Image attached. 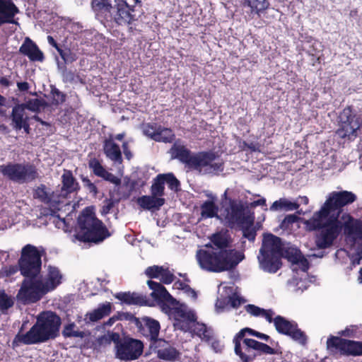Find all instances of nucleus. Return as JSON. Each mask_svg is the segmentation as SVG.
Masks as SVG:
<instances>
[{
    "label": "nucleus",
    "instance_id": "58836bf2",
    "mask_svg": "<svg viewBox=\"0 0 362 362\" xmlns=\"http://www.w3.org/2000/svg\"><path fill=\"white\" fill-rule=\"evenodd\" d=\"M62 277V274L57 268L50 267L47 281L44 284L48 285L49 291L53 290L61 284Z\"/></svg>",
    "mask_w": 362,
    "mask_h": 362
},
{
    "label": "nucleus",
    "instance_id": "c85d7f7f",
    "mask_svg": "<svg viewBox=\"0 0 362 362\" xmlns=\"http://www.w3.org/2000/svg\"><path fill=\"white\" fill-rule=\"evenodd\" d=\"M11 119L12 121L13 128L16 130H21L22 124L26 120H29V117L27 116L23 105L18 104L13 107L11 114Z\"/></svg>",
    "mask_w": 362,
    "mask_h": 362
},
{
    "label": "nucleus",
    "instance_id": "9b49d317",
    "mask_svg": "<svg viewBox=\"0 0 362 362\" xmlns=\"http://www.w3.org/2000/svg\"><path fill=\"white\" fill-rule=\"evenodd\" d=\"M18 267L21 275L25 278H36L41 272V255L37 247L32 245H26L21 251L18 259Z\"/></svg>",
    "mask_w": 362,
    "mask_h": 362
},
{
    "label": "nucleus",
    "instance_id": "7ed1b4c3",
    "mask_svg": "<svg viewBox=\"0 0 362 362\" xmlns=\"http://www.w3.org/2000/svg\"><path fill=\"white\" fill-rule=\"evenodd\" d=\"M61 323V318L55 313L42 312L29 331L25 334L17 333L13 344L31 345L54 339L59 335Z\"/></svg>",
    "mask_w": 362,
    "mask_h": 362
},
{
    "label": "nucleus",
    "instance_id": "7c9ffc66",
    "mask_svg": "<svg viewBox=\"0 0 362 362\" xmlns=\"http://www.w3.org/2000/svg\"><path fill=\"white\" fill-rule=\"evenodd\" d=\"M211 200H206L200 206L201 216L203 219L218 217V206L215 203L216 197L211 196Z\"/></svg>",
    "mask_w": 362,
    "mask_h": 362
},
{
    "label": "nucleus",
    "instance_id": "f3484780",
    "mask_svg": "<svg viewBox=\"0 0 362 362\" xmlns=\"http://www.w3.org/2000/svg\"><path fill=\"white\" fill-rule=\"evenodd\" d=\"M149 348L157 354L158 358L162 360L175 361L180 356V351L172 346L169 341L162 338L156 340L153 344H151Z\"/></svg>",
    "mask_w": 362,
    "mask_h": 362
},
{
    "label": "nucleus",
    "instance_id": "ea45409f",
    "mask_svg": "<svg viewBox=\"0 0 362 362\" xmlns=\"http://www.w3.org/2000/svg\"><path fill=\"white\" fill-rule=\"evenodd\" d=\"M14 305V298L8 296L4 290L0 291V311L2 314L7 313L8 309Z\"/></svg>",
    "mask_w": 362,
    "mask_h": 362
},
{
    "label": "nucleus",
    "instance_id": "f03ea898",
    "mask_svg": "<svg viewBox=\"0 0 362 362\" xmlns=\"http://www.w3.org/2000/svg\"><path fill=\"white\" fill-rule=\"evenodd\" d=\"M170 153L188 170L198 172L200 175H218L224 170V163L216 153L212 151L192 152L181 144L180 139L170 148Z\"/></svg>",
    "mask_w": 362,
    "mask_h": 362
},
{
    "label": "nucleus",
    "instance_id": "0eeeda50",
    "mask_svg": "<svg viewBox=\"0 0 362 362\" xmlns=\"http://www.w3.org/2000/svg\"><path fill=\"white\" fill-rule=\"evenodd\" d=\"M362 126V115L352 106L348 105L338 116V129L336 134L341 139L354 140Z\"/></svg>",
    "mask_w": 362,
    "mask_h": 362
},
{
    "label": "nucleus",
    "instance_id": "c03bdc74",
    "mask_svg": "<svg viewBox=\"0 0 362 362\" xmlns=\"http://www.w3.org/2000/svg\"><path fill=\"white\" fill-rule=\"evenodd\" d=\"M165 184H167L168 187L175 192H178L180 189V182L174 175L173 173L162 174Z\"/></svg>",
    "mask_w": 362,
    "mask_h": 362
},
{
    "label": "nucleus",
    "instance_id": "423d86ee",
    "mask_svg": "<svg viewBox=\"0 0 362 362\" xmlns=\"http://www.w3.org/2000/svg\"><path fill=\"white\" fill-rule=\"evenodd\" d=\"M100 344H115L116 357L122 361H129L139 358L143 353L141 341L129 337L121 338L117 332L108 331L99 339Z\"/></svg>",
    "mask_w": 362,
    "mask_h": 362
},
{
    "label": "nucleus",
    "instance_id": "cd10ccee",
    "mask_svg": "<svg viewBox=\"0 0 362 362\" xmlns=\"http://www.w3.org/2000/svg\"><path fill=\"white\" fill-rule=\"evenodd\" d=\"M103 151L105 156L111 160L118 163L122 162L120 148L112 139H106L104 141Z\"/></svg>",
    "mask_w": 362,
    "mask_h": 362
},
{
    "label": "nucleus",
    "instance_id": "5701e85b",
    "mask_svg": "<svg viewBox=\"0 0 362 362\" xmlns=\"http://www.w3.org/2000/svg\"><path fill=\"white\" fill-rule=\"evenodd\" d=\"M61 178L62 185L60 192L61 196L66 197L69 194L76 193L80 190V185L74 177L71 170L64 169Z\"/></svg>",
    "mask_w": 362,
    "mask_h": 362
},
{
    "label": "nucleus",
    "instance_id": "72a5a7b5",
    "mask_svg": "<svg viewBox=\"0 0 362 362\" xmlns=\"http://www.w3.org/2000/svg\"><path fill=\"white\" fill-rule=\"evenodd\" d=\"M300 204L297 202H293L286 198H281L275 201L270 206L271 211H293L299 208Z\"/></svg>",
    "mask_w": 362,
    "mask_h": 362
},
{
    "label": "nucleus",
    "instance_id": "338daca9",
    "mask_svg": "<svg viewBox=\"0 0 362 362\" xmlns=\"http://www.w3.org/2000/svg\"><path fill=\"white\" fill-rule=\"evenodd\" d=\"M228 303L232 308H238L242 303V299L236 296H230L228 298Z\"/></svg>",
    "mask_w": 362,
    "mask_h": 362
},
{
    "label": "nucleus",
    "instance_id": "aec40b11",
    "mask_svg": "<svg viewBox=\"0 0 362 362\" xmlns=\"http://www.w3.org/2000/svg\"><path fill=\"white\" fill-rule=\"evenodd\" d=\"M91 7L96 18L105 23L111 19V13L114 8L111 0H92Z\"/></svg>",
    "mask_w": 362,
    "mask_h": 362
},
{
    "label": "nucleus",
    "instance_id": "a18cd8bd",
    "mask_svg": "<svg viewBox=\"0 0 362 362\" xmlns=\"http://www.w3.org/2000/svg\"><path fill=\"white\" fill-rule=\"evenodd\" d=\"M88 167L93 171V174L99 177H100L106 170L100 161L96 158H92L88 160Z\"/></svg>",
    "mask_w": 362,
    "mask_h": 362
},
{
    "label": "nucleus",
    "instance_id": "2eb2a0df",
    "mask_svg": "<svg viewBox=\"0 0 362 362\" xmlns=\"http://www.w3.org/2000/svg\"><path fill=\"white\" fill-rule=\"evenodd\" d=\"M131 318L134 320L139 332L148 341L149 345L160 339L158 335L160 325L158 320L150 317H144L140 320L133 315Z\"/></svg>",
    "mask_w": 362,
    "mask_h": 362
},
{
    "label": "nucleus",
    "instance_id": "f257e3e1",
    "mask_svg": "<svg viewBox=\"0 0 362 362\" xmlns=\"http://www.w3.org/2000/svg\"><path fill=\"white\" fill-rule=\"evenodd\" d=\"M356 196L352 192H332L306 224L311 230H319L315 238L317 249L324 250L332 247L342 230V223L339 220L341 209L354 203Z\"/></svg>",
    "mask_w": 362,
    "mask_h": 362
},
{
    "label": "nucleus",
    "instance_id": "dca6fc26",
    "mask_svg": "<svg viewBox=\"0 0 362 362\" xmlns=\"http://www.w3.org/2000/svg\"><path fill=\"white\" fill-rule=\"evenodd\" d=\"M134 11V6H130L126 1H122L114 6L111 19H108L107 23H115L121 26L130 25L137 20L136 16L132 13Z\"/></svg>",
    "mask_w": 362,
    "mask_h": 362
},
{
    "label": "nucleus",
    "instance_id": "20e7f679",
    "mask_svg": "<svg viewBox=\"0 0 362 362\" xmlns=\"http://www.w3.org/2000/svg\"><path fill=\"white\" fill-rule=\"evenodd\" d=\"M196 257L202 269L220 273L235 269L243 259L244 255L235 249L218 250L209 243L204 249L197 250Z\"/></svg>",
    "mask_w": 362,
    "mask_h": 362
},
{
    "label": "nucleus",
    "instance_id": "864d4df0",
    "mask_svg": "<svg viewBox=\"0 0 362 362\" xmlns=\"http://www.w3.org/2000/svg\"><path fill=\"white\" fill-rule=\"evenodd\" d=\"M110 197L104 200V205L102 207V214L106 215L110 212L112 209L115 206V204H117L120 201V198L113 199L111 193L110 194Z\"/></svg>",
    "mask_w": 362,
    "mask_h": 362
},
{
    "label": "nucleus",
    "instance_id": "f8f14e48",
    "mask_svg": "<svg viewBox=\"0 0 362 362\" xmlns=\"http://www.w3.org/2000/svg\"><path fill=\"white\" fill-rule=\"evenodd\" d=\"M223 197L228 202V206L225 208V219L228 226L233 228L235 225L243 226L245 223L253 225L254 217L245 214V208L240 200L228 197L227 191Z\"/></svg>",
    "mask_w": 362,
    "mask_h": 362
},
{
    "label": "nucleus",
    "instance_id": "b1692460",
    "mask_svg": "<svg viewBox=\"0 0 362 362\" xmlns=\"http://www.w3.org/2000/svg\"><path fill=\"white\" fill-rule=\"evenodd\" d=\"M115 297L119 300L122 303L127 305H151L148 303V300L145 296L133 292H119L115 295Z\"/></svg>",
    "mask_w": 362,
    "mask_h": 362
},
{
    "label": "nucleus",
    "instance_id": "473e14b6",
    "mask_svg": "<svg viewBox=\"0 0 362 362\" xmlns=\"http://www.w3.org/2000/svg\"><path fill=\"white\" fill-rule=\"evenodd\" d=\"M243 7H249L252 13L259 14L267 9L269 6L268 0H240Z\"/></svg>",
    "mask_w": 362,
    "mask_h": 362
},
{
    "label": "nucleus",
    "instance_id": "de8ad7c7",
    "mask_svg": "<svg viewBox=\"0 0 362 362\" xmlns=\"http://www.w3.org/2000/svg\"><path fill=\"white\" fill-rule=\"evenodd\" d=\"M160 125V124L156 122H148L147 124H144L143 132L146 136L154 140V138H156V136H154L153 135L157 134L156 133L158 132Z\"/></svg>",
    "mask_w": 362,
    "mask_h": 362
},
{
    "label": "nucleus",
    "instance_id": "680f3d73",
    "mask_svg": "<svg viewBox=\"0 0 362 362\" xmlns=\"http://www.w3.org/2000/svg\"><path fill=\"white\" fill-rule=\"evenodd\" d=\"M131 315L132 314L128 313H122L119 314V316L114 315L108 319V320L105 323V325L112 326L118 320H132Z\"/></svg>",
    "mask_w": 362,
    "mask_h": 362
},
{
    "label": "nucleus",
    "instance_id": "6ab92c4d",
    "mask_svg": "<svg viewBox=\"0 0 362 362\" xmlns=\"http://www.w3.org/2000/svg\"><path fill=\"white\" fill-rule=\"evenodd\" d=\"M19 52L26 56L30 62H42L45 60L44 53L37 44L28 37H25L20 47Z\"/></svg>",
    "mask_w": 362,
    "mask_h": 362
},
{
    "label": "nucleus",
    "instance_id": "393cba45",
    "mask_svg": "<svg viewBox=\"0 0 362 362\" xmlns=\"http://www.w3.org/2000/svg\"><path fill=\"white\" fill-rule=\"evenodd\" d=\"M262 258L260 264L262 268L267 272L276 273L281 267V258L278 255L260 252Z\"/></svg>",
    "mask_w": 362,
    "mask_h": 362
},
{
    "label": "nucleus",
    "instance_id": "9d476101",
    "mask_svg": "<svg viewBox=\"0 0 362 362\" xmlns=\"http://www.w3.org/2000/svg\"><path fill=\"white\" fill-rule=\"evenodd\" d=\"M49 291L48 285L45 284L40 279L25 278L16 299L22 305H30L39 301Z\"/></svg>",
    "mask_w": 362,
    "mask_h": 362
},
{
    "label": "nucleus",
    "instance_id": "13d9d810",
    "mask_svg": "<svg viewBox=\"0 0 362 362\" xmlns=\"http://www.w3.org/2000/svg\"><path fill=\"white\" fill-rule=\"evenodd\" d=\"M81 180L83 186L94 196H96L98 193V190L95 185L90 181L88 177H81Z\"/></svg>",
    "mask_w": 362,
    "mask_h": 362
},
{
    "label": "nucleus",
    "instance_id": "4c0bfd02",
    "mask_svg": "<svg viewBox=\"0 0 362 362\" xmlns=\"http://www.w3.org/2000/svg\"><path fill=\"white\" fill-rule=\"evenodd\" d=\"M20 105H23L25 110L27 109L34 112H39L42 107L45 108L49 106V103L44 99L38 98L30 99L25 103Z\"/></svg>",
    "mask_w": 362,
    "mask_h": 362
},
{
    "label": "nucleus",
    "instance_id": "6e6552de",
    "mask_svg": "<svg viewBox=\"0 0 362 362\" xmlns=\"http://www.w3.org/2000/svg\"><path fill=\"white\" fill-rule=\"evenodd\" d=\"M235 354L242 362H252L262 354L274 355L276 351L267 344L253 339L233 341Z\"/></svg>",
    "mask_w": 362,
    "mask_h": 362
},
{
    "label": "nucleus",
    "instance_id": "a19ab883",
    "mask_svg": "<svg viewBox=\"0 0 362 362\" xmlns=\"http://www.w3.org/2000/svg\"><path fill=\"white\" fill-rule=\"evenodd\" d=\"M211 243L217 247L218 250H228L227 249L229 245L228 238L220 233L212 235L211 238Z\"/></svg>",
    "mask_w": 362,
    "mask_h": 362
},
{
    "label": "nucleus",
    "instance_id": "5fc2aeb1",
    "mask_svg": "<svg viewBox=\"0 0 362 362\" xmlns=\"http://www.w3.org/2000/svg\"><path fill=\"white\" fill-rule=\"evenodd\" d=\"M240 226L242 227L244 238L253 242L255 240L257 233L255 229L252 227V225L245 223L243 226Z\"/></svg>",
    "mask_w": 362,
    "mask_h": 362
},
{
    "label": "nucleus",
    "instance_id": "bf43d9fd",
    "mask_svg": "<svg viewBox=\"0 0 362 362\" xmlns=\"http://www.w3.org/2000/svg\"><path fill=\"white\" fill-rule=\"evenodd\" d=\"M256 330L249 327L241 329L233 337V341L242 340L246 339L245 337L246 334L254 336L255 335Z\"/></svg>",
    "mask_w": 362,
    "mask_h": 362
},
{
    "label": "nucleus",
    "instance_id": "052dcab7",
    "mask_svg": "<svg viewBox=\"0 0 362 362\" xmlns=\"http://www.w3.org/2000/svg\"><path fill=\"white\" fill-rule=\"evenodd\" d=\"M106 181H108L116 186H119L121 184V180L118 177L115 176L112 173L108 172L107 170L104 174L100 177Z\"/></svg>",
    "mask_w": 362,
    "mask_h": 362
},
{
    "label": "nucleus",
    "instance_id": "4be33fe9",
    "mask_svg": "<svg viewBox=\"0 0 362 362\" xmlns=\"http://www.w3.org/2000/svg\"><path fill=\"white\" fill-rule=\"evenodd\" d=\"M147 284L150 289L152 290L151 293V297L158 303L163 301H168L172 305L177 303L175 298H174L167 291L165 287L160 283L148 280Z\"/></svg>",
    "mask_w": 362,
    "mask_h": 362
},
{
    "label": "nucleus",
    "instance_id": "bb28decb",
    "mask_svg": "<svg viewBox=\"0 0 362 362\" xmlns=\"http://www.w3.org/2000/svg\"><path fill=\"white\" fill-rule=\"evenodd\" d=\"M18 12V7L11 0H0V16L8 23H17L14 17Z\"/></svg>",
    "mask_w": 362,
    "mask_h": 362
},
{
    "label": "nucleus",
    "instance_id": "603ef678",
    "mask_svg": "<svg viewBox=\"0 0 362 362\" xmlns=\"http://www.w3.org/2000/svg\"><path fill=\"white\" fill-rule=\"evenodd\" d=\"M57 52L65 63H71L76 59V54L69 48L60 47Z\"/></svg>",
    "mask_w": 362,
    "mask_h": 362
},
{
    "label": "nucleus",
    "instance_id": "6e6d98bb",
    "mask_svg": "<svg viewBox=\"0 0 362 362\" xmlns=\"http://www.w3.org/2000/svg\"><path fill=\"white\" fill-rule=\"evenodd\" d=\"M174 274L169 270L168 267L163 269L160 277V281L164 284H170L175 280Z\"/></svg>",
    "mask_w": 362,
    "mask_h": 362
},
{
    "label": "nucleus",
    "instance_id": "37998d69",
    "mask_svg": "<svg viewBox=\"0 0 362 362\" xmlns=\"http://www.w3.org/2000/svg\"><path fill=\"white\" fill-rule=\"evenodd\" d=\"M51 105L53 106H58L64 103L66 98V95L60 91L55 86L51 87Z\"/></svg>",
    "mask_w": 362,
    "mask_h": 362
},
{
    "label": "nucleus",
    "instance_id": "4468645a",
    "mask_svg": "<svg viewBox=\"0 0 362 362\" xmlns=\"http://www.w3.org/2000/svg\"><path fill=\"white\" fill-rule=\"evenodd\" d=\"M274 327L278 333L289 337L303 346L308 344V336L305 332L298 327V323L294 320H288L281 315L275 317Z\"/></svg>",
    "mask_w": 362,
    "mask_h": 362
},
{
    "label": "nucleus",
    "instance_id": "774afa93",
    "mask_svg": "<svg viewBox=\"0 0 362 362\" xmlns=\"http://www.w3.org/2000/svg\"><path fill=\"white\" fill-rule=\"evenodd\" d=\"M298 264L300 265L301 270L303 272H307L309 269V262L302 254L298 258Z\"/></svg>",
    "mask_w": 362,
    "mask_h": 362
},
{
    "label": "nucleus",
    "instance_id": "2f4dec72",
    "mask_svg": "<svg viewBox=\"0 0 362 362\" xmlns=\"http://www.w3.org/2000/svg\"><path fill=\"white\" fill-rule=\"evenodd\" d=\"M54 193L52 192L49 193L47 191V187L45 185L41 184L37 187L33 191V198L38 199L44 204L52 203L57 201L54 198Z\"/></svg>",
    "mask_w": 362,
    "mask_h": 362
},
{
    "label": "nucleus",
    "instance_id": "a211bd4d",
    "mask_svg": "<svg viewBox=\"0 0 362 362\" xmlns=\"http://www.w3.org/2000/svg\"><path fill=\"white\" fill-rule=\"evenodd\" d=\"M344 220L342 229L348 238L354 241L362 240V219L355 218L350 214H344L341 216Z\"/></svg>",
    "mask_w": 362,
    "mask_h": 362
},
{
    "label": "nucleus",
    "instance_id": "e2e57ef3",
    "mask_svg": "<svg viewBox=\"0 0 362 362\" xmlns=\"http://www.w3.org/2000/svg\"><path fill=\"white\" fill-rule=\"evenodd\" d=\"M245 310L252 315L259 317L262 315L264 309L252 304H248L245 306Z\"/></svg>",
    "mask_w": 362,
    "mask_h": 362
},
{
    "label": "nucleus",
    "instance_id": "39448f33",
    "mask_svg": "<svg viewBox=\"0 0 362 362\" xmlns=\"http://www.w3.org/2000/svg\"><path fill=\"white\" fill-rule=\"evenodd\" d=\"M76 238L83 243H99L109 236L107 228L94 213L86 209L78 216Z\"/></svg>",
    "mask_w": 362,
    "mask_h": 362
},
{
    "label": "nucleus",
    "instance_id": "1a4fd4ad",
    "mask_svg": "<svg viewBox=\"0 0 362 362\" xmlns=\"http://www.w3.org/2000/svg\"><path fill=\"white\" fill-rule=\"evenodd\" d=\"M0 173L6 178L18 183H28L40 175L36 166L31 163L9 162L0 165Z\"/></svg>",
    "mask_w": 362,
    "mask_h": 362
},
{
    "label": "nucleus",
    "instance_id": "412c9836",
    "mask_svg": "<svg viewBox=\"0 0 362 362\" xmlns=\"http://www.w3.org/2000/svg\"><path fill=\"white\" fill-rule=\"evenodd\" d=\"M283 248L284 244L281 239L278 236L269 233L264 236L259 252L282 256Z\"/></svg>",
    "mask_w": 362,
    "mask_h": 362
},
{
    "label": "nucleus",
    "instance_id": "a878e982",
    "mask_svg": "<svg viewBox=\"0 0 362 362\" xmlns=\"http://www.w3.org/2000/svg\"><path fill=\"white\" fill-rule=\"evenodd\" d=\"M137 204L145 210H158L165 203V199L163 197H156L153 195H143L136 200Z\"/></svg>",
    "mask_w": 362,
    "mask_h": 362
},
{
    "label": "nucleus",
    "instance_id": "0e129e2a",
    "mask_svg": "<svg viewBox=\"0 0 362 362\" xmlns=\"http://www.w3.org/2000/svg\"><path fill=\"white\" fill-rule=\"evenodd\" d=\"M274 315V312L272 310L264 309L261 317L265 318L268 322H269V323L273 322L274 324L275 317H273Z\"/></svg>",
    "mask_w": 362,
    "mask_h": 362
},
{
    "label": "nucleus",
    "instance_id": "3c124183",
    "mask_svg": "<svg viewBox=\"0 0 362 362\" xmlns=\"http://www.w3.org/2000/svg\"><path fill=\"white\" fill-rule=\"evenodd\" d=\"M164 268L163 266L153 265L148 267L144 273L149 279H158L160 277Z\"/></svg>",
    "mask_w": 362,
    "mask_h": 362
},
{
    "label": "nucleus",
    "instance_id": "c756f323",
    "mask_svg": "<svg viewBox=\"0 0 362 362\" xmlns=\"http://www.w3.org/2000/svg\"><path fill=\"white\" fill-rule=\"evenodd\" d=\"M112 311V304L110 302L100 304L96 309L86 315V319L90 322H97L103 317L108 316Z\"/></svg>",
    "mask_w": 362,
    "mask_h": 362
},
{
    "label": "nucleus",
    "instance_id": "f704fd0d",
    "mask_svg": "<svg viewBox=\"0 0 362 362\" xmlns=\"http://www.w3.org/2000/svg\"><path fill=\"white\" fill-rule=\"evenodd\" d=\"M157 134L153 135L156 136L154 141L157 142L171 143L174 141L175 135L170 128L164 127L160 125V128Z\"/></svg>",
    "mask_w": 362,
    "mask_h": 362
},
{
    "label": "nucleus",
    "instance_id": "c9c22d12",
    "mask_svg": "<svg viewBox=\"0 0 362 362\" xmlns=\"http://www.w3.org/2000/svg\"><path fill=\"white\" fill-rule=\"evenodd\" d=\"M172 315L175 321L179 322L181 320H185L189 322H194L197 320L196 315L192 312H187L180 307L173 308Z\"/></svg>",
    "mask_w": 362,
    "mask_h": 362
},
{
    "label": "nucleus",
    "instance_id": "4d7b16f0",
    "mask_svg": "<svg viewBox=\"0 0 362 362\" xmlns=\"http://www.w3.org/2000/svg\"><path fill=\"white\" fill-rule=\"evenodd\" d=\"M298 217L295 214H288L285 216L280 224V227L283 229L288 228L293 223L297 222Z\"/></svg>",
    "mask_w": 362,
    "mask_h": 362
},
{
    "label": "nucleus",
    "instance_id": "ddd939ff",
    "mask_svg": "<svg viewBox=\"0 0 362 362\" xmlns=\"http://www.w3.org/2000/svg\"><path fill=\"white\" fill-rule=\"evenodd\" d=\"M327 349L332 353L339 352L346 356H362V341L330 336L327 340Z\"/></svg>",
    "mask_w": 362,
    "mask_h": 362
},
{
    "label": "nucleus",
    "instance_id": "79ce46f5",
    "mask_svg": "<svg viewBox=\"0 0 362 362\" xmlns=\"http://www.w3.org/2000/svg\"><path fill=\"white\" fill-rule=\"evenodd\" d=\"M302 253L296 248L289 247L287 248H283L282 250V257L288 259L292 264H297L298 258Z\"/></svg>",
    "mask_w": 362,
    "mask_h": 362
},
{
    "label": "nucleus",
    "instance_id": "49530a36",
    "mask_svg": "<svg viewBox=\"0 0 362 362\" xmlns=\"http://www.w3.org/2000/svg\"><path fill=\"white\" fill-rule=\"evenodd\" d=\"M62 76L64 83H74L81 81L80 76L76 73V71L69 70L66 68L62 70Z\"/></svg>",
    "mask_w": 362,
    "mask_h": 362
},
{
    "label": "nucleus",
    "instance_id": "e433bc0d",
    "mask_svg": "<svg viewBox=\"0 0 362 362\" xmlns=\"http://www.w3.org/2000/svg\"><path fill=\"white\" fill-rule=\"evenodd\" d=\"M151 194L156 197H162L165 194V182L162 174H158L153 178L151 187Z\"/></svg>",
    "mask_w": 362,
    "mask_h": 362
},
{
    "label": "nucleus",
    "instance_id": "09e8293b",
    "mask_svg": "<svg viewBox=\"0 0 362 362\" xmlns=\"http://www.w3.org/2000/svg\"><path fill=\"white\" fill-rule=\"evenodd\" d=\"M59 204L60 202L58 201H54L52 203L47 204L49 205V207H44L41 209L40 214L42 216H54L55 214L59 211Z\"/></svg>",
    "mask_w": 362,
    "mask_h": 362
},
{
    "label": "nucleus",
    "instance_id": "69168bd1",
    "mask_svg": "<svg viewBox=\"0 0 362 362\" xmlns=\"http://www.w3.org/2000/svg\"><path fill=\"white\" fill-rule=\"evenodd\" d=\"M158 304L160 306L162 311L164 312L165 314H173V308L171 307V305H173L170 304V302L163 301L158 303Z\"/></svg>",
    "mask_w": 362,
    "mask_h": 362
},
{
    "label": "nucleus",
    "instance_id": "8fccbe9b",
    "mask_svg": "<svg viewBox=\"0 0 362 362\" xmlns=\"http://www.w3.org/2000/svg\"><path fill=\"white\" fill-rule=\"evenodd\" d=\"M75 327L74 323L68 324L64 327V329L62 332L64 337H80L83 338L85 335L84 332L82 331H75L74 329Z\"/></svg>",
    "mask_w": 362,
    "mask_h": 362
}]
</instances>
